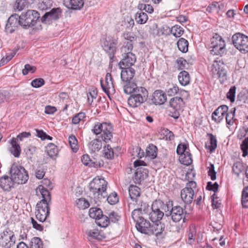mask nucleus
Instances as JSON below:
<instances>
[{"label":"nucleus","mask_w":248,"mask_h":248,"mask_svg":"<svg viewBox=\"0 0 248 248\" xmlns=\"http://www.w3.org/2000/svg\"><path fill=\"white\" fill-rule=\"evenodd\" d=\"M169 204H165L160 200L155 201L151 206L152 211L149 214V218L152 222L160 220L164 215V212L166 213L169 210Z\"/></svg>","instance_id":"obj_1"},{"label":"nucleus","mask_w":248,"mask_h":248,"mask_svg":"<svg viewBox=\"0 0 248 248\" xmlns=\"http://www.w3.org/2000/svg\"><path fill=\"white\" fill-rule=\"evenodd\" d=\"M11 177L15 183L25 184L29 179V175L25 169L20 166L13 164L10 170Z\"/></svg>","instance_id":"obj_2"},{"label":"nucleus","mask_w":248,"mask_h":248,"mask_svg":"<svg viewBox=\"0 0 248 248\" xmlns=\"http://www.w3.org/2000/svg\"><path fill=\"white\" fill-rule=\"evenodd\" d=\"M210 48L213 55L222 56L226 52L225 41L217 33H215L211 39Z\"/></svg>","instance_id":"obj_3"},{"label":"nucleus","mask_w":248,"mask_h":248,"mask_svg":"<svg viewBox=\"0 0 248 248\" xmlns=\"http://www.w3.org/2000/svg\"><path fill=\"white\" fill-rule=\"evenodd\" d=\"M21 17L22 27L24 29H28L35 25L40 18V14L35 10H28L23 12Z\"/></svg>","instance_id":"obj_4"},{"label":"nucleus","mask_w":248,"mask_h":248,"mask_svg":"<svg viewBox=\"0 0 248 248\" xmlns=\"http://www.w3.org/2000/svg\"><path fill=\"white\" fill-rule=\"evenodd\" d=\"M107 184V181L103 178L96 177L90 183L89 187L93 195L97 194L98 196L101 195L105 197L107 195H103L106 193Z\"/></svg>","instance_id":"obj_5"},{"label":"nucleus","mask_w":248,"mask_h":248,"mask_svg":"<svg viewBox=\"0 0 248 248\" xmlns=\"http://www.w3.org/2000/svg\"><path fill=\"white\" fill-rule=\"evenodd\" d=\"M36 194H40L42 200L36 205V210H46L49 211V205L51 203V196L48 190L43 186L40 185L36 189Z\"/></svg>","instance_id":"obj_6"},{"label":"nucleus","mask_w":248,"mask_h":248,"mask_svg":"<svg viewBox=\"0 0 248 248\" xmlns=\"http://www.w3.org/2000/svg\"><path fill=\"white\" fill-rule=\"evenodd\" d=\"M93 131L95 135H98L102 133L101 139L106 143L112 138V128L111 125L109 124L106 123H97L94 126Z\"/></svg>","instance_id":"obj_7"},{"label":"nucleus","mask_w":248,"mask_h":248,"mask_svg":"<svg viewBox=\"0 0 248 248\" xmlns=\"http://www.w3.org/2000/svg\"><path fill=\"white\" fill-rule=\"evenodd\" d=\"M226 65L220 61H214L211 67L213 77L218 78L221 83L227 79Z\"/></svg>","instance_id":"obj_8"},{"label":"nucleus","mask_w":248,"mask_h":248,"mask_svg":"<svg viewBox=\"0 0 248 248\" xmlns=\"http://www.w3.org/2000/svg\"><path fill=\"white\" fill-rule=\"evenodd\" d=\"M232 44L241 53L248 52V36L240 33H236L232 36Z\"/></svg>","instance_id":"obj_9"},{"label":"nucleus","mask_w":248,"mask_h":248,"mask_svg":"<svg viewBox=\"0 0 248 248\" xmlns=\"http://www.w3.org/2000/svg\"><path fill=\"white\" fill-rule=\"evenodd\" d=\"M16 237L13 231L6 229L0 233V247L10 248L15 244Z\"/></svg>","instance_id":"obj_10"},{"label":"nucleus","mask_w":248,"mask_h":248,"mask_svg":"<svg viewBox=\"0 0 248 248\" xmlns=\"http://www.w3.org/2000/svg\"><path fill=\"white\" fill-rule=\"evenodd\" d=\"M197 186L194 181H190L186 185L185 188L181 190V197L186 204H190L193 200L194 195V189Z\"/></svg>","instance_id":"obj_11"},{"label":"nucleus","mask_w":248,"mask_h":248,"mask_svg":"<svg viewBox=\"0 0 248 248\" xmlns=\"http://www.w3.org/2000/svg\"><path fill=\"white\" fill-rule=\"evenodd\" d=\"M169 207V210H167V212L165 213L166 216H170L172 220L174 222H178L181 219H183V222L185 221L184 210L182 207L178 205L172 206L171 204Z\"/></svg>","instance_id":"obj_12"},{"label":"nucleus","mask_w":248,"mask_h":248,"mask_svg":"<svg viewBox=\"0 0 248 248\" xmlns=\"http://www.w3.org/2000/svg\"><path fill=\"white\" fill-rule=\"evenodd\" d=\"M62 15V10L60 8H54L49 12H46L41 17L42 23L50 24L53 21L59 19Z\"/></svg>","instance_id":"obj_13"},{"label":"nucleus","mask_w":248,"mask_h":248,"mask_svg":"<svg viewBox=\"0 0 248 248\" xmlns=\"http://www.w3.org/2000/svg\"><path fill=\"white\" fill-rule=\"evenodd\" d=\"M117 41L111 37H108L105 39L103 44L104 50L106 51L111 60H112L116 51Z\"/></svg>","instance_id":"obj_14"},{"label":"nucleus","mask_w":248,"mask_h":248,"mask_svg":"<svg viewBox=\"0 0 248 248\" xmlns=\"http://www.w3.org/2000/svg\"><path fill=\"white\" fill-rule=\"evenodd\" d=\"M21 15L19 16L16 14L11 15L7 20V24L5 26V30L7 32L12 33L16 29L18 26L22 27V21Z\"/></svg>","instance_id":"obj_15"},{"label":"nucleus","mask_w":248,"mask_h":248,"mask_svg":"<svg viewBox=\"0 0 248 248\" xmlns=\"http://www.w3.org/2000/svg\"><path fill=\"white\" fill-rule=\"evenodd\" d=\"M125 82L126 84L124 86V92L126 94L141 93L144 96H147L148 92L145 88L142 87H138L135 82L130 81Z\"/></svg>","instance_id":"obj_16"},{"label":"nucleus","mask_w":248,"mask_h":248,"mask_svg":"<svg viewBox=\"0 0 248 248\" xmlns=\"http://www.w3.org/2000/svg\"><path fill=\"white\" fill-rule=\"evenodd\" d=\"M170 106L174 110V113L171 115L175 119H177L179 116L178 111L184 107V102L181 97H175L172 98L170 101Z\"/></svg>","instance_id":"obj_17"},{"label":"nucleus","mask_w":248,"mask_h":248,"mask_svg":"<svg viewBox=\"0 0 248 248\" xmlns=\"http://www.w3.org/2000/svg\"><path fill=\"white\" fill-rule=\"evenodd\" d=\"M146 96H144L141 93H133L128 98V104L132 108L137 107L143 102Z\"/></svg>","instance_id":"obj_18"},{"label":"nucleus","mask_w":248,"mask_h":248,"mask_svg":"<svg viewBox=\"0 0 248 248\" xmlns=\"http://www.w3.org/2000/svg\"><path fill=\"white\" fill-rule=\"evenodd\" d=\"M151 226L152 223H150L149 221L146 220L144 218H140V220L136 223V227L139 232L151 235L152 232L150 231L151 230L150 228Z\"/></svg>","instance_id":"obj_19"},{"label":"nucleus","mask_w":248,"mask_h":248,"mask_svg":"<svg viewBox=\"0 0 248 248\" xmlns=\"http://www.w3.org/2000/svg\"><path fill=\"white\" fill-rule=\"evenodd\" d=\"M228 111V107L226 105L218 107L212 113V119L217 123H220L224 118V116Z\"/></svg>","instance_id":"obj_20"},{"label":"nucleus","mask_w":248,"mask_h":248,"mask_svg":"<svg viewBox=\"0 0 248 248\" xmlns=\"http://www.w3.org/2000/svg\"><path fill=\"white\" fill-rule=\"evenodd\" d=\"M121 69V78L123 82H128L131 81L135 74V70L132 67H126L122 66L120 67Z\"/></svg>","instance_id":"obj_21"},{"label":"nucleus","mask_w":248,"mask_h":248,"mask_svg":"<svg viewBox=\"0 0 248 248\" xmlns=\"http://www.w3.org/2000/svg\"><path fill=\"white\" fill-rule=\"evenodd\" d=\"M167 100L165 93L161 90H156L152 94L151 101L155 105L163 104Z\"/></svg>","instance_id":"obj_22"},{"label":"nucleus","mask_w":248,"mask_h":248,"mask_svg":"<svg viewBox=\"0 0 248 248\" xmlns=\"http://www.w3.org/2000/svg\"><path fill=\"white\" fill-rule=\"evenodd\" d=\"M123 58L119 63L120 67H132L136 61V57L133 53H128L123 56Z\"/></svg>","instance_id":"obj_23"},{"label":"nucleus","mask_w":248,"mask_h":248,"mask_svg":"<svg viewBox=\"0 0 248 248\" xmlns=\"http://www.w3.org/2000/svg\"><path fill=\"white\" fill-rule=\"evenodd\" d=\"M207 141L205 143V147L210 153L214 152L217 147V139L212 134L207 133L206 135Z\"/></svg>","instance_id":"obj_24"},{"label":"nucleus","mask_w":248,"mask_h":248,"mask_svg":"<svg viewBox=\"0 0 248 248\" xmlns=\"http://www.w3.org/2000/svg\"><path fill=\"white\" fill-rule=\"evenodd\" d=\"M14 183H15L11 177L4 175L0 178V186L4 190H10L11 188L13 186Z\"/></svg>","instance_id":"obj_25"},{"label":"nucleus","mask_w":248,"mask_h":248,"mask_svg":"<svg viewBox=\"0 0 248 248\" xmlns=\"http://www.w3.org/2000/svg\"><path fill=\"white\" fill-rule=\"evenodd\" d=\"M148 176V171L142 168H138L134 173V180L136 183H139Z\"/></svg>","instance_id":"obj_26"},{"label":"nucleus","mask_w":248,"mask_h":248,"mask_svg":"<svg viewBox=\"0 0 248 248\" xmlns=\"http://www.w3.org/2000/svg\"><path fill=\"white\" fill-rule=\"evenodd\" d=\"M64 2L68 8L72 10H80L84 5L83 0H64Z\"/></svg>","instance_id":"obj_27"},{"label":"nucleus","mask_w":248,"mask_h":248,"mask_svg":"<svg viewBox=\"0 0 248 248\" xmlns=\"http://www.w3.org/2000/svg\"><path fill=\"white\" fill-rule=\"evenodd\" d=\"M165 225L161 222L156 221L152 222L151 228L150 231L151 235L155 234L158 236L159 234H161L165 230Z\"/></svg>","instance_id":"obj_28"},{"label":"nucleus","mask_w":248,"mask_h":248,"mask_svg":"<svg viewBox=\"0 0 248 248\" xmlns=\"http://www.w3.org/2000/svg\"><path fill=\"white\" fill-rule=\"evenodd\" d=\"M33 0H16L14 5L15 11H21L33 3Z\"/></svg>","instance_id":"obj_29"},{"label":"nucleus","mask_w":248,"mask_h":248,"mask_svg":"<svg viewBox=\"0 0 248 248\" xmlns=\"http://www.w3.org/2000/svg\"><path fill=\"white\" fill-rule=\"evenodd\" d=\"M140 188L136 186L131 185L129 187V194L131 199L136 202H138V198L140 196Z\"/></svg>","instance_id":"obj_30"},{"label":"nucleus","mask_w":248,"mask_h":248,"mask_svg":"<svg viewBox=\"0 0 248 248\" xmlns=\"http://www.w3.org/2000/svg\"><path fill=\"white\" fill-rule=\"evenodd\" d=\"M88 239L91 241L93 239L101 240L104 238L97 229H93L86 232Z\"/></svg>","instance_id":"obj_31"},{"label":"nucleus","mask_w":248,"mask_h":248,"mask_svg":"<svg viewBox=\"0 0 248 248\" xmlns=\"http://www.w3.org/2000/svg\"><path fill=\"white\" fill-rule=\"evenodd\" d=\"M11 144L12 147L11 149V153L16 157H19L20 155L21 149L19 145L17 143L16 138H13L11 140Z\"/></svg>","instance_id":"obj_32"},{"label":"nucleus","mask_w":248,"mask_h":248,"mask_svg":"<svg viewBox=\"0 0 248 248\" xmlns=\"http://www.w3.org/2000/svg\"><path fill=\"white\" fill-rule=\"evenodd\" d=\"M178 78L180 83L183 86H186L189 83V75L188 73L186 71H181L179 73Z\"/></svg>","instance_id":"obj_33"},{"label":"nucleus","mask_w":248,"mask_h":248,"mask_svg":"<svg viewBox=\"0 0 248 248\" xmlns=\"http://www.w3.org/2000/svg\"><path fill=\"white\" fill-rule=\"evenodd\" d=\"M245 170V167L243 164L240 161L235 162L232 166V172L237 177Z\"/></svg>","instance_id":"obj_34"},{"label":"nucleus","mask_w":248,"mask_h":248,"mask_svg":"<svg viewBox=\"0 0 248 248\" xmlns=\"http://www.w3.org/2000/svg\"><path fill=\"white\" fill-rule=\"evenodd\" d=\"M179 160L180 162L184 165H190L192 163V159L189 151H186L185 154L180 155Z\"/></svg>","instance_id":"obj_35"},{"label":"nucleus","mask_w":248,"mask_h":248,"mask_svg":"<svg viewBox=\"0 0 248 248\" xmlns=\"http://www.w3.org/2000/svg\"><path fill=\"white\" fill-rule=\"evenodd\" d=\"M148 19V16L147 15L140 10L135 15V19L139 24H143L145 23Z\"/></svg>","instance_id":"obj_36"},{"label":"nucleus","mask_w":248,"mask_h":248,"mask_svg":"<svg viewBox=\"0 0 248 248\" xmlns=\"http://www.w3.org/2000/svg\"><path fill=\"white\" fill-rule=\"evenodd\" d=\"M157 147L153 145L150 144L146 149V157H149L151 159H154L157 155Z\"/></svg>","instance_id":"obj_37"},{"label":"nucleus","mask_w":248,"mask_h":248,"mask_svg":"<svg viewBox=\"0 0 248 248\" xmlns=\"http://www.w3.org/2000/svg\"><path fill=\"white\" fill-rule=\"evenodd\" d=\"M47 155L53 158L56 156L58 154V149L57 146L53 143H49L46 147Z\"/></svg>","instance_id":"obj_38"},{"label":"nucleus","mask_w":248,"mask_h":248,"mask_svg":"<svg viewBox=\"0 0 248 248\" xmlns=\"http://www.w3.org/2000/svg\"><path fill=\"white\" fill-rule=\"evenodd\" d=\"M102 146V142L98 139H94L89 144V148L92 152L99 151Z\"/></svg>","instance_id":"obj_39"},{"label":"nucleus","mask_w":248,"mask_h":248,"mask_svg":"<svg viewBox=\"0 0 248 248\" xmlns=\"http://www.w3.org/2000/svg\"><path fill=\"white\" fill-rule=\"evenodd\" d=\"M177 45L180 51L186 53L188 51V42L183 38H180L177 43Z\"/></svg>","instance_id":"obj_40"},{"label":"nucleus","mask_w":248,"mask_h":248,"mask_svg":"<svg viewBox=\"0 0 248 248\" xmlns=\"http://www.w3.org/2000/svg\"><path fill=\"white\" fill-rule=\"evenodd\" d=\"M235 110V108H232V109H230L229 112L226 113V114H225L226 115V121L228 124L232 125L235 122L236 120L234 118Z\"/></svg>","instance_id":"obj_41"},{"label":"nucleus","mask_w":248,"mask_h":248,"mask_svg":"<svg viewBox=\"0 0 248 248\" xmlns=\"http://www.w3.org/2000/svg\"><path fill=\"white\" fill-rule=\"evenodd\" d=\"M35 215L36 218L41 222L46 220L47 217L49 215V211L48 210H36Z\"/></svg>","instance_id":"obj_42"},{"label":"nucleus","mask_w":248,"mask_h":248,"mask_svg":"<svg viewBox=\"0 0 248 248\" xmlns=\"http://www.w3.org/2000/svg\"><path fill=\"white\" fill-rule=\"evenodd\" d=\"M166 27L169 30V31H170L173 35L176 37L181 36L184 33L183 28L177 25L173 26L170 30L167 26Z\"/></svg>","instance_id":"obj_43"},{"label":"nucleus","mask_w":248,"mask_h":248,"mask_svg":"<svg viewBox=\"0 0 248 248\" xmlns=\"http://www.w3.org/2000/svg\"><path fill=\"white\" fill-rule=\"evenodd\" d=\"M89 215L90 217L97 220L100 216L102 215V211L98 208H91L89 210Z\"/></svg>","instance_id":"obj_44"},{"label":"nucleus","mask_w":248,"mask_h":248,"mask_svg":"<svg viewBox=\"0 0 248 248\" xmlns=\"http://www.w3.org/2000/svg\"><path fill=\"white\" fill-rule=\"evenodd\" d=\"M133 44L130 41H127L124 45L121 47V51L122 53V56L126 55L128 53H132L131 51L133 49Z\"/></svg>","instance_id":"obj_45"},{"label":"nucleus","mask_w":248,"mask_h":248,"mask_svg":"<svg viewBox=\"0 0 248 248\" xmlns=\"http://www.w3.org/2000/svg\"><path fill=\"white\" fill-rule=\"evenodd\" d=\"M96 220H97V224L101 227H106L109 224L108 217L103 214Z\"/></svg>","instance_id":"obj_46"},{"label":"nucleus","mask_w":248,"mask_h":248,"mask_svg":"<svg viewBox=\"0 0 248 248\" xmlns=\"http://www.w3.org/2000/svg\"><path fill=\"white\" fill-rule=\"evenodd\" d=\"M30 248H43V243L39 237L33 238L30 243Z\"/></svg>","instance_id":"obj_47"},{"label":"nucleus","mask_w":248,"mask_h":248,"mask_svg":"<svg viewBox=\"0 0 248 248\" xmlns=\"http://www.w3.org/2000/svg\"><path fill=\"white\" fill-rule=\"evenodd\" d=\"M196 235V230L194 226H191L189 227V231L188 234L187 243L191 244L195 240Z\"/></svg>","instance_id":"obj_48"},{"label":"nucleus","mask_w":248,"mask_h":248,"mask_svg":"<svg viewBox=\"0 0 248 248\" xmlns=\"http://www.w3.org/2000/svg\"><path fill=\"white\" fill-rule=\"evenodd\" d=\"M241 201L243 206L248 207V186L245 187L242 191Z\"/></svg>","instance_id":"obj_49"},{"label":"nucleus","mask_w":248,"mask_h":248,"mask_svg":"<svg viewBox=\"0 0 248 248\" xmlns=\"http://www.w3.org/2000/svg\"><path fill=\"white\" fill-rule=\"evenodd\" d=\"M69 143L72 151L77 152L78 150V140L75 136L71 135L69 137Z\"/></svg>","instance_id":"obj_50"},{"label":"nucleus","mask_w":248,"mask_h":248,"mask_svg":"<svg viewBox=\"0 0 248 248\" xmlns=\"http://www.w3.org/2000/svg\"><path fill=\"white\" fill-rule=\"evenodd\" d=\"M103 152L105 157H106L108 159H111L113 157V151L111 147L109 145L104 146Z\"/></svg>","instance_id":"obj_51"},{"label":"nucleus","mask_w":248,"mask_h":248,"mask_svg":"<svg viewBox=\"0 0 248 248\" xmlns=\"http://www.w3.org/2000/svg\"><path fill=\"white\" fill-rule=\"evenodd\" d=\"M141 208H135L132 213V217L134 220L137 223L140 219L144 218L141 216Z\"/></svg>","instance_id":"obj_52"},{"label":"nucleus","mask_w":248,"mask_h":248,"mask_svg":"<svg viewBox=\"0 0 248 248\" xmlns=\"http://www.w3.org/2000/svg\"><path fill=\"white\" fill-rule=\"evenodd\" d=\"M138 9L141 11H144L149 14H151L154 12V8L150 4L139 3L138 6Z\"/></svg>","instance_id":"obj_53"},{"label":"nucleus","mask_w":248,"mask_h":248,"mask_svg":"<svg viewBox=\"0 0 248 248\" xmlns=\"http://www.w3.org/2000/svg\"><path fill=\"white\" fill-rule=\"evenodd\" d=\"M77 205L78 208L84 209L89 207V202L84 198H80L77 201Z\"/></svg>","instance_id":"obj_54"},{"label":"nucleus","mask_w":248,"mask_h":248,"mask_svg":"<svg viewBox=\"0 0 248 248\" xmlns=\"http://www.w3.org/2000/svg\"><path fill=\"white\" fill-rule=\"evenodd\" d=\"M107 201L111 205H113L117 203L119 201V199L116 193L114 192L109 194L107 197Z\"/></svg>","instance_id":"obj_55"},{"label":"nucleus","mask_w":248,"mask_h":248,"mask_svg":"<svg viewBox=\"0 0 248 248\" xmlns=\"http://www.w3.org/2000/svg\"><path fill=\"white\" fill-rule=\"evenodd\" d=\"M52 5V2L51 0H43L39 3V8L42 10L47 9Z\"/></svg>","instance_id":"obj_56"},{"label":"nucleus","mask_w":248,"mask_h":248,"mask_svg":"<svg viewBox=\"0 0 248 248\" xmlns=\"http://www.w3.org/2000/svg\"><path fill=\"white\" fill-rule=\"evenodd\" d=\"M236 87L232 86L229 90V91L227 93V97L229 99L231 102H233L235 100Z\"/></svg>","instance_id":"obj_57"},{"label":"nucleus","mask_w":248,"mask_h":248,"mask_svg":"<svg viewBox=\"0 0 248 248\" xmlns=\"http://www.w3.org/2000/svg\"><path fill=\"white\" fill-rule=\"evenodd\" d=\"M36 69V68L34 66H31L29 64L25 65L24 68L22 70V73L24 75H27L29 72L33 73Z\"/></svg>","instance_id":"obj_58"},{"label":"nucleus","mask_w":248,"mask_h":248,"mask_svg":"<svg viewBox=\"0 0 248 248\" xmlns=\"http://www.w3.org/2000/svg\"><path fill=\"white\" fill-rule=\"evenodd\" d=\"M45 84V80L42 78H38L33 79L31 85L34 88H39L43 86Z\"/></svg>","instance_id":"obj_59"},{"label":"nucleus","mask_w":248,"mask_h":248,"mask_svg":"<svg viewBox=\"0 0 248 248\" xmlns=\"http://www.w3.org/2000/svg\"><path fill=\"white\" fill-rule=\"evenodd\" d=\"M241 147L243 153V156H246L248 154V137L243 141Z\"/></svg>","instance_id":"obj_60"},{"label":"nucleus","mask_w":248,"mask_h":248,"mask_svg":"<svg viewBox=\"0 0 248 248\" xmlns=\"http://www.w3.org/2000/svg\"><path fill=\"white\" fill-rule=\"evenodd\" d=\"M186 151H189V150L187 148L186 145L185 144H179L177 148L176 152L177 154L181 155L183 154H185Z\"/></svg>","instance_id":"obj_61"},{"label":"nucleus","mask_w":248,"mask_h":248,"mask_svg":"<svg viewBox=\"0 0 248 248\" xmlns=\"http://www.w3.org/2000/svg\"><path fill=\"white\" fill-rule=\"evenodd\" d=\"M108 217L109 221H111L113 222H116L118 221L120 218V217L119 216L118 214L114 211L109 213L108 214Z\"/></svg>","instance_id":"obj_62"},{"label":"nucleus","mask_w":248,"mask_h":248,"mask_svg":"<svg viewBox=\"0 0 248 248\" xmlns=\"http://www.w3.org/2000/svg\"><path fill=\"white\" fill-rule=\"evenodd\" d=\"M208 175L210 176L212 180H215L216 179V172L215 170L214 165L213 164H210V166L208 167Z\"/></svg>","instance_id":"obj_63"},{"label":"nucleus","mask_w":248,"mask_h":248,"mask_svg":"<svg viewBox=\"0 0 248 248\" xmlns=\"http://www.w3.org/2000/svg\"><path fill=\"white\" fill-rule=\"evenodd\" d=\"M218 187V185L217 182H215L213 184L212 182H208L206 186V189L207 190H212L215 192L217 191Z\"/></svg>","instance_id":"obj_64"}]
</instances>
